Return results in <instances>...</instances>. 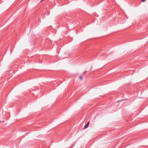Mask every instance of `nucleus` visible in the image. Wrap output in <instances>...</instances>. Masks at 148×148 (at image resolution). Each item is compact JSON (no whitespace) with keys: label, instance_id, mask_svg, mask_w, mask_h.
<instances>
[{"label":"nucleus","instance_id":"nucleus-1","mask_svg":"<svg viewBox=\"0 0 148 148\" xmlns=\"http://www.w3.org/2000/svg\"><path fill=\"white\" fill-rule=\"evenodd\" d=\"M89 122H90L89 121H88V122H87V123L86 124V125L84 126V128H86L88 127L89 125Z\"/></svg>","mask_w":148,"mask_h":148},{"label":"nucleus","instance_id":"nucleus-2","mask_svg":"<svg viewBox=\"0 0 148 148\" xmlns=\"http://www.w3.org/2000/svg\"><path fill=\"white\" fill-rule=\"evenodd\" d=\"M86 71H84L83 73V74H84L85 73H86L87 72Z\"/></svg>","mask_w":148,"mask_h":148},{"label":"nucleus","instance_id":"nucleus-3","mask_svg":"<svg viewBox=\"0 0 148 148\" xmlns=\"http://www.w3.org/2000/svg\"><path fill=\"white\" fill-rule=\"evenodd\" d=\"M79 79H82V76H80L79 77Z\"/></svg>","mask_w":148,"mask_h":148},{"label":"nucleus","instance_id":"nucleus-4","mask_svg":"<svg viewBox=\"0 0 148 148\" xmlns=\"http://www.w3.org/2000/svg\"><path fill=\"white\" fill-rule=\"evenodd\" d=\"M141 0V1L142 2H144L146 0Z\"/></svg>","mask_w":148,"mask_h":148},{"label":"nucleus","instance_id":"nucleus-5","mask_svg":"<svg viewBox=\"0 0 148 148\" xmlns=\"http://www.w3.org/2000/svg\"><path fill=\"white\" fill-rule=\"evenodd\" d=\"M29 133H29H25L26 135H27V134L28 133Z\"/></svg>","mask_w":148,"mask_h":148},{"label":"nucleus","instance_id":"nucleus-6","mask_svg":"<svg viewBox=\"0 0 148 148\" xmlns=\"http://www.w3.org/2000/svg\"><path fill=\"white\" fill-rule=\"evenodd\" d=\"M43 0H41V1H43Z\"/></svg>","mask_w":148,"mask_h":148},{"label":"nucleus","instance_id":"nucleus-7","mask_svg":"<svg viewBox=\"0 0 148 148\" xmlns=\"http://www.w3.org/2000/svg\"><path fill=\"white\" fill-rule=\"evenodd\" d=\"M123 100H120V101H122Z\"/></svg>","mask_w":148,"mask_h":148}]
</instances>
